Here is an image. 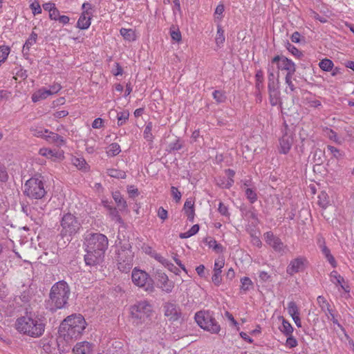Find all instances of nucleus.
Segmentation results:
<instances>
[{"label":"nucleus","mask_w":354,"mask_h":354,"mask_svg":"<svg viewBox=\"0 0 354 354\" xmlns=\"http://www.w3.org/2000/svg\"><path fill=\"white\" fill-rule=\"evenodd\" d=\"M46 324V318L43 313L28 306L25 308L24 315L16 319L15 325L16 330L21 334L37 338L44 334Z\"/></svg>","instance_id":"nucleus-1"},{"label":"nucleus","mask_w":354,"mask_h":354,"mask_svg":"<svg viewBox=\"0 0 354 354\" xmlns=\"http://www.w3.org/2000/svg\"><path fill=\"white\" fill-rule=\"evenodd\" d=\"M86 321L81 315L68 316L61 323L59 333L66 342L78 338L85 329Z\"/></svg>","instance_id":"nucleus-2"},{"label":"nucleus","mask_w":354,"mask_h":354,"mask_svg":"<svg viewBox=\"0 0 354 354\" xmlns=\"http://www.w3.org/2000/svg\"><path fill=\"white\" fill-rule=\"evenodd\" d=\"M70 292V288L66 281H59L55 283L50 289L47 308L51 312L65 308Z\"/></svg>","instance_id":"nucleus-3"},{"label":"nucleus","mask_w":354,"mask_h":354,"mask_svg":"<svg viewBox=\"0 0 354 354\" xmlns=\"http://www.w3.org/2000/svg\"><path fill=\"white\" fill-rule=\"evenodd\" d=\"M131 315L137 324L151 321L153 307L147 301H140L131 307Z\"/></svg>","instance_id":"nucleus-4"},{"label":"nucleus","mask_w":354,"mask_h":354,"mask_svg":"<svg viewBox=\"0 0 354 354\" xmlns=\"http://www.w3.org/2000/svg\"><path fill=\"white\" fill-rule=\"evenodd\" d=\"M86 250L91 252H97L104 254L108 248L109 241L107 237L100 233H89L84 238Z\"/></svg>","instance_id":"nucleus-5"},{"label":"nucleus","mask_w":354,"mask_h":354,"mask_svg":"<svg viewBox=\"0 0 354 354\" xmlns=\"http://www.w3.org/2000/svg\"><path fill=\"white\" fill-rule=\"evenodd\" d=\"M60 225L62 227L60 235L62 237H71L76 234L82 227L79 219L69 212L64 214L60 221Z\"/></svg>","instance_id":"nucleus-6"},{"label":"nucleus","mask_w":354,"mask_h":354,"mask_svg":"<svg viewBox=\"0 0 354 354\" xmlns=\"http://www.w3.org/2000/svg\"><path fill=\"white\" fill-rule=\"evenodd\" d=\"M24 193L30 198H42L46 193L42 178L33 177L28 180L24 186Z\"/></svg>","instance_id":"nucleus-7"},{"label":"nucleus","mask_w":354,"mask_h":354,"mask_svg":"<svg viewBox=\"0 0 354 354\" xmlns=\"http://www.w3.org/2000/svg\"><path fill=\"white\" fill-rule=\"evenodd\" d=\"M194 318L197 324L205 330L217 334L221 330L220 325L209 311H199L196 313Z\"/></svg>","instance_id":"nucleus-8"},{"label":"nucleus","mask_w":354,"mask_h":354,"mask_svg":"<svg viewBox=\"0 0 354 354\" xmlns=\"http://www.w3.org/2000/svg\"><path fill=\"white\" fill-rule=\"evenodd\" d=\"M194 318L197 324L205 330L217 334L221 330L220 325L209 311H199L196 313Z\"/></svg>","instance_id":"nucleus-9"},{"label":"nucleus","mask_w":354,"mask_h":354,"mask_svg":"<svg viewBox=\"0 0 354 354\" xmlns=\"http://www.w3.org/2000/svg\"><path fill=\"white\" fill-rule=\"evenodd\" d=\"M133 253L129 243H124L120 247L117 253L118 269L123 272H129L133 267Z\"/></svg>","instance_id":"nucleus-10"},{"label":"nucleus","mask_w":354,"mask_h":354,"mask_svg":"<svg viewBox=\"0 0 354 354\" xmlns=\"http://www.w3.org/2000/svg\"><path fill=\"white\" fill-rule=\"evenodd\" d=\"M317 304L321 308L322 312L325 314V316L328 320H330L334 324L337 325L342 331H344V328L341 325L335 314V310L331 308L330 304L325 299L324 297L320 295L317 298Z\"/></svg>","instance_id":"nucleus-11"},{"label":"nucleus","mask_w":354,"mask_h":354,"mask_svg":"<svg viewBox=\"0 0 354 354\" xmlns=\"http://www.w3.org/2000/svg\"><path fill=\"white\" fill-rule=\"evenodd\" d=\"M131 278L135 285L144 288L146 290L153 289L152 280L147 272L134 269L132 272Z\"/></svg>","instance_id":"nucleus-12"},{"label":"nucleus","mask_w":354,"mask_h":354,"mask_svg":"<svg viewBox=\"0 0 354 354\" xmlns=\"http://www.w3.org/2000/svg\"><path fill=\"white\" fill-rule=\"evenodd\" d=\"M308 261L304 257H298L290 261L287 266L286 273L290 276H292L296 273L304 272L308 267Z\"/></svg>","instance_id":"nucleus-13"},{"label":"nucleus","mask_w":354,"mask_h":354,"mask_svg":"<svg viewBox=\"0 0 354 354\" xmlns=\"http://www.w3.org/2000/svg\"><path fill=\"white\" fill-rule=\"evenodd\" d=\"M164 315L170 321L178 320L182 315L181 310L175 301H167L163 304Z\"/></svg>","instance_id":"nucleus-14"},{"label":"nucleus","mask_w":354,"mask_h":354,"mask_svg":"<svg viewBox=\"0 0 354 354\" xmlns=\"http://www.w3.org/2000/svg\"><path fill=\"white\" fill-rule=\"evenodd\" d=\"M272 63L277 64V68L281 71H286L287 73H295L296 67L295 63L283 55H277L272 59Z\"/></svg>","instance_id":"nucleus-15"},{"label":"nucleus","mask_w":354,"mask_h":354,"mask_svg":"<svg viewBox=\"0 0 354 354\" xmlns=\"http://www.w3.org/2000/svg\"><path fill=\"white\" fill-rule=\"evenodd\" d=\"M266 242L270 245L275 252H283L284 245L281 239L274 235L272 232H268L264 234Z\"/></svg>","instance_id":"nucleus-16"},{"label":"nucleus","mask_w":354,"mask_h":354,"mask_svg":"<svg viewBox=\"0 0 354 354\" xmlns=\"http://www.w3.org/2000/svg\"><path fill=\"white\" fill-rule=\"evenodd\" d=\"M157 281L162 290L167 293L172 291L174 283L172 281L169 279L168 277L164 272H157Z\"/></svg>","instance_id":"nucleus-17"},{"label":"nucleus","mask_w":354,"mask_h":354,"mask_svg":"<svg viewBox=\"0 0 354 354\" xmlns=\"http://www.w3.org/2000/svg\"><path fill=\"white\" fill-rule=\"evenodd\" d=\"M104 257V254L86 251V254L84 255V261L87 266H94L100 263L103 261Z\"/></svg>","instance_id":"nucleus-18"},{"label":"nucleus","mask_w":354,"mask_h":354,"mask_svg":"<svg viewBox=\"0 0 354 354\" xmlns=\"http://www.w3.org/2000/svg\"><path fill=\"white\" fill-rule=\"evenodd\" d=\"M330 281L336 286H339L344 290L348 292V286L345 285V281L336 270H333L330 274Z\"/></svg>","instance_id":"nucleus-19"},{"label":"nucleus","mask_w":354,"mask_h":354,"mask_svg":"<svg viewBox=\"0 0 354 354\" xmlns=\"http://www.w3.org/2000/svg\"><path fill=\"white\" fill-rule=\"evenodd\" d=\"M44 139L49 143L54 144L57 147L64 145L65 144V140L63 137L60 136L56 133L50 131L49 130Z\"/></svg>","instance_id":"nucleus-20"},{"label":"nucleus","mask_w":354,"mask_h":354,"mask_svg":"<svg viewBox=\"0 0 354 354\" xmlns=\"http://www.w3.org/2000/svg\"><path fill=\"white\" fill-rule=\"evenodd\" d=\"M92 344L87 342L77 343L73 348L75 354H91Z\"/></svg>","instance_id":"nucleus-21"},{"label":"nucleus","mask_w":354,"mask_h":354,"mask_svg":"<svg viewBox=\"0 0 354 354\" xmlns=\"http://www.w3.org/2000/svg\"><path fill=\"white\" fill-rule=\"evenodd\" d=\"M293 139L290 135L288 133L284 134L280 139L281 152L286 154L291 148Z\"/></svg>","instance_id":"nucleus-22"},{"label":"nucleus","mask_w":354,"mask_h":354,"mask_svg":"<svg viewBox=\"0 0 354 354\" xmlns=\"http://www.w3.org/2000/svg\"><path fill=\"white\" fill-rule=\"evenodd\" d=\"M183 209L187 216V219L193 222L195 216L194 201L191 198L187 199L184 204Z\"/></svg>","instance_id":"nucleus-23"},{"label":"nucleus","mask_w":354,"mask_h":354,"mask_svg":"<svg viewBox=\"0 0 354 354\" xmlns=\"http://www.w3.org/2000/svg\"><path fill=\"white\" fill-rule=\"evenodd\" d=\"M118 120V125L122 126L128 120L129 117V113L128 111H123L117 112L115 110H111L109 111V115H115Z\"/></svg>","instance_id":"nucleus-24"},{"label":"nucleus","mask_w":354,"mask_h":354,"mask_svg":"<svg viewBox=\"0 0 354 354\" xmlns=\"http://www.w3.org/2000/svg\"><path fill=\"white\" fill-rule=\"evenodd\" d=\"M37 34L35 32H32L28 39L26 41L24 46L22 52L24 55H29V50L30 48L35 45L37 42Z\"/></svg>","instance_id":"nucleus-25"},{"label":"nucleus","mask_w":354,"mask_h":354,"mask_svg":"<svg viewBox=\"0 0 354 354\" xmlns=\"http://www.w3.org/2000/svg\"><path fill=\"white\" fill-rule=\"evenodd\" d=\"M50 95V91L45 88H41L35 91L32 95V100L34 102H37L41 100L46 99Z\"/></svg>","instance_id":"nucleus-26"},{"label":"nucleus","mask_w":354,"mask_h":354,"mask_svg":"<svg viewBox=\"0 0 354 354\" xmlns=\"http://www.w3.org/2000/svg\"><path fill=\"white\" fill-rule=\"evenodd\" d=\"M112 196L120 211H124L127 207L126 201L123 198L120 192H114Z\"/></svg>","instance_id":"nucleus-27"},{"label":"nucleus","mask_w":354,"mask_h":354,"mask_svg":"<svg viewBox=\"0 0 354 354\" xmlns=\"http://www.w3.org/2000/svg\"><path fill=\"white\" fill-rule=\"evenodd\" d=\"M91 16L82 13L77 21V26L82 30L87 29L91 25Z\"/></svg>","instance_id":"nucleus-28"},{"label":"nucleus","mask_w":354,"mask_h":354,"mask_svg":"<svg viewBox=\"0 0 354 354\" xmlns=\"http://www.w3.org/2000/svg\"><path fill=\"white\" fill-rule=\"evenodd\" d=\"M280 319H282V324L279 327V330L286 336L290 335L293 332V327L290 323L283 317H281Z\"/></svg>","instance_id":"nucleus-29"},{"label":"nucleus","mask_w":354,"mask_h":354,"mask_svg":"<svg viewBox=\"0 0 354 354\" xmlns=\"http://www.w3.org/2000/svg\"><path fill=\"white\" fill-rule=\"evenodd\" d=\"M322 249L321 250L322 254L324 255L326 260L329 262V263L332 266L333 268H336L337 266V261H335L334 257L331 254L330 249L326 245H322Z\"/></svg>","instance_id":"nucleus-30"},{"label":"nucleus","mask_w":354,"mask_h":354,"mask_svg":"<svg viewBox=\"0 0 354 354\" xmlns=\"http://www.w3.org/2000/svg\"><path fill=\"white\" fill-rule=\"evenodd\" d=\"M120 35L124 37V39L129 41H135L136 39V35L133 30L129 28H122L120 30Z\"/></svg>","instance_id":"nucleus-31"},{"label":"nucleus","mask_w":354,"mask_h":354,"mask_svg":"<svg viewBox=\"0 0 354 354\" xmlns=\"http://www.w3.org/2000/svg\"><path fill=\"white\" fill-rule=\"evenodd\" d=\"M224 30L221 24L217 25V32L215 38L216 44L221 48L225 41Z\"/></svg>","instance_id":"nucleus-32"},{"label":"nucleus","mask_w":354,"mask_h":354,"mask_svg":"<svg viewBox=\"0 0 354 354\" xmlns=\"http://www.w3.org/2000/svg\"><path fill=\"white\" fill-rule=\"evenodd\" d=\"M108 211H109V216L111 217L112 221H113L118 223L124 225V221L120 216L119 212L116 207H110L109 210H108Z\"/></svg>","instance_id":"nucleus-33"},{"label":"nucleus","mask_w":354,"mask_h":354,"mask_svg":"<svg viewBox=\"0 0 354 354\" xmlns=\"http://www.w3.org/2000/svg\"><path fill=\"white\" fill-rule=\"evenodd\" d=\"M255 88L257 91L260 92L263 88V73L261 70H258L255 75Z\"/></svg>","instance_id":"nucleus-34"},{"label":"nucleus","mask_w":354,"mask_h":354,"mask_svg":"<svg viewBox=\"0 0 354 354\" xmlns=\"http://www.w3.org/2000/svg\"><path fill=\"white\" fill-rule=\"evenodd\" d=\"M241 290L246 292L250 289L253 288V283L251 279L248 277H244L241 279Z\"/></svg>","instance_id":"nucleus-35"},{"label":"nucleus","mask_w":354,"mask_h":354,"mask_svg":"<svg viewBox=\"0 0 354 354\" xmlns=\"http://www.w3.org/2000/svg\"><path fill=\"white\" fill-rule=\"evenodd\" d=\"M30 130L34 136L42 138L44 139L45 138L47 133H48V129L41 127H32Z\"/></svg>","instance_id":"nucleus-36"},{"label":"nucleus","mask_w":354,"mask_h":354,"mask_svg":"<svg viewBox=\"0 0 354 354\" xmlns=\"http://www.w3.org/2000/svg\"><path fill=\"white\" fill-rule=\"evenodd\" d=\"M107 174L115 178H122L124 179L126 178V173L122 170H119L116 169H107Z\"/></svg>","instance_id":"nucleus-37"},{"label":"nucleus","mask_w":354,"mask_h":354,"mask_svg":"<svg viewBox=\"0 0 354 354\" xmlns=\"http://www.w3.org/2000/svg\"><path fill=\"white\" fill-rule=\"evenodd\" d=\"M319 66L324 71H330L333 70L334 64L330 59H324L319 62Z\"/></svg>","instance_id":"nucleus-38"},{"label":"nucleus","mask_w":354,"mask_h":354,"mask_svg":"<svg viewBox=\"0 0 354 354\" xmlns=\"http://www.w3.org/2000/svg\"><path fill=\"white\" fill-rule=\"evenodd\" d=\"M121 151L120 147L118 143H112L108 147V151H106L108 156H115L118 155Z\"/></svg>","instance_id":"nucleus-39"},{"label":"nucleus","mask_w":354,"mask_h":354,"mask_svg":"<svg viewBox=\"0 0 354 354\" xmlns=\"http://www.w3.org/2000/svg\"><path fill=\"white\" fill-rule=\"evenodd\" d=\"M288 314L292 317L299 315V308L295 301H290L287 307Z\"/></svg>","instance_id":"nucleus-40"},{"label":"nucleus","mask_w":354,"mask_h":354,"mask_svg":"<svg viewBox=\"0 0 354 354\" xmlns=\"http://www.w3.org/2000/svg\"><path fill=\"white\" fill-rule=\"evenodd\" d=\"M212 95L217 103H223L227 99L225 92L219 90L214 91L212 93Z\"/></svg>","instance_id":"nucleus-41"},{"label":"nucleus","mask_w":354,"mask_h":354,"mask_svg":"<svg viewBox=\"0 0 354 354\" xmlns=\"http://www.w3.org/2000/svg\"><path fill=\"white\" fill-rule=\"evenodd\" d=\"M270 103L272 106H276L281 102L280 91L269 93Z\"/></svg>","instance_id":"nucleus-42"},{"label":"nucleus","mask_w":354,"mask_h":354,"mask_svg":"<svg viewBox=\"0 0 354 354\" xmlns=\"http://www.w3.org/2000/svg\"><path fill=\"white\" fill-rule=\"evenodd\" d=\"M225 174L227 176L225 189H229L232 187V185L234 183L233 178L235 175V172L232 169H228L225 170Z\"/></svg>","instance_id":"nucleus-43"},{"label":"nucleus","mask_w":354,"mask_h":354,"mask_svg":"<svg viewBox=\"0 0 354 354\" xmlns=\"http://www.w3.org/2000/svg\"><path fill=\"white\" fill-rule=\"evenodd\" d=\"M152 127V122H149L147 124L144 130V138L148 141H152L153 140V135L151 133Z\"/></svg>","instance_id":"nucleus-44"},{"label":"nucleus","mask_w":354,"mask_h":354,"mask_svg":"<svg viewBox=\"0 0 354 354\" xmlns=\"http://www.w3.org/2000/svg\"><path fill=\"white\" fill-rule=\"evenodd\" d=\"M208 246L212 248L216 253H220L223 251V247L221 244L217 243L216 241L214 239H209Z\"/></svg>","instance_id":"nucleus-45"},{"label":"nucleus","mask_w":354,"mask_h":354,"mask_svg":"<svg viewBox=\"0 0 354 354\" xmlns=\"http://www.w3.org/2000/svg\"><path fill=\"white\" fill-rule=\"evenodd\" d=\"M10 53V48L6 46H0V64L6 61Z\"/></svg>","instance_id":"nucleus-46"},{"label":"nucleus","mask_w":354,"mask_h":354,"mask_svg":"<svg viewBox=\"0 0 354 354\" xmlns=\"http://www.w3.org/2000/svg\"><path fill=\"white\" fill-rule=\"evenodd\" d=\"M182 147L183 144L180 142V140H176L174 142L169 143L168 145L167 151L171 153L174 151H178L181 149Z\"/></svg>","instance_id":"nucleus-47"},{"label":"nucleus","mask_w":354,"mask_h":354,"mask_svg":"<svg viewBox=\"0 0 354 354\" xmlns=\"http://www.w3.org/2000/svg\"><path fill=\"white\" fill-rule=\"evenodd\" d=\"M214 274L212 277V281L216 286H219L222 283L221 273L222 271L213 270Z\"/></svg>","instance_id":"nucleus-48"},{"label":"nucleus","mask_w":354,"mask_h":354,"mask_svg":"<svg viewBox=\"0 0 354 354\" xmlns=\"http://www.w3.org/2000/svg\"><path fill=\"white\" fill-rule=\"evenodd\" d=\"M245 195L251 203H254L257 199V194L250 188L246 189Z\"/></svg>","instance_id":"nucleus-49"},{"label":"nucleus","mask_w":354,"mask_h":354,"mask_svg":"<svg viewBox=\"0 0 354 354\" xmlns=\"http://www.w3.org/2000/svg\"><path fill=\"white\" fill-rule=\"evenodd\" d=\"M287 337L286 346L290 348L296 347L297 346V339L292 335V334Z\"/></svg>","instance_id":"nucleus-50"},{"label":"nucleus","mask_w":354,"mask_h":354,"mask_svg":"<svg viewBox=\"0 0 354 354\" xmlns=\"http://www.w3.org/2000/svg\"><path fill=\"white\" fill-rule=\"evenodd\" d=\"M319 205L322 207H326L328 203V201L327 200V194L325 192H322L319 196Z\"/></svg>","instance_id":"nucleus-51"},{"label":"nucleus","mask_w":354,"mask_h":354,"mask_svg":"<svg viewBox=\"0 0 354 354\" xmlns=\"http://www.w3.org/2000/svg\"><path fill=\"white\" fill-rule=\"evenodd\" d=\"M8 179V175L6 167L0 164V180L1 182H6Z\"/></svg>","instance_id":"nucleus-52"},{"label":"nucleus","mask_w":354,"mask_h":354,"mask_svg":"<svg viewBox=\"0 0 354 354\" xmlns=\"http://www.w3.org/2000/svg\"><path fill=\"white\" fill-rule=\"evenodd\" d=\"M293 75H294V73H290V74L287 73L285 77L286 84L288 86V87L290 88L291 91H294L296 89V88L292 81Z\"/></svg>","instance_id":"nucleus-53"},{"label":"nucleus","mask_w":354,"mask_h":354,"mask_svg":"<svg viewBox=\"0 0 354 354\" xmlns=\"http://www.w3.org/2000/svg\"><path fill=\"white\" fill-rule=\"evenodd\" d=\"M286 48L288 50L290 53H291L293 55L299 57L301 55V53L293 45H292L289 41H287Z\"/></svg>","instance_id":"nucleus-54"},{"label":"nucleus","mask_w":354,"mask_h":354,"mask_svg":"<svg viewBox=\"0 0 354 354\" xmlns=\"http://www.w3.org/2000/svg\"><path fill=\"white\" fill-rule=\"evenodd\" d=\"M171 193L174 200L177 203L179 202L181 198V193L178 191V188L172 186L171 187Z\"/></svg>","instance_id":"nucleus-55"},{"label":"nucleus","mask_w":354,"mask_h":354,"mask_svg":"<svg viewBox=\"0 0 354 354\" xmlns=\"http://www.w3.org/2000/svg\"><path fill=\"white\" fill-rule=\"evenodd\" d=\"M170 35H171V39L174 41H177V42H179L180 41H181V39H182L181 33L178 29L171 30Z\"/></svg>","instance_id":"nucleus-56"},{"label":"nucleus","mask_w":354,"mask_h":354,"mask_svg":"<svg viewBox=\"0 0 354 354\" xmlns=\"http://www.w3.org/2000/svg\"><path fill=\"white\" fill-rule=\"evenodd\" d=\"M73 162L80 169L84 168L86 165L85 160L83 158H75L73 159Z\"/></svg>","instance_id":"nucleus-57"},{"label":"nucleus","mask_w":354,"mask_h":354,"mask_svg":"<svg viewBox=\"0 0 354 354\" xmlns=\"http://www.w3.org/2000/svg\"><path fill=\"white\" fill-rule=\"evenodd\" d=\"M39 153L42 156L46 157H53L55 156V153L54 151L51 149H48L47 148H41L39 149Z\"/></svg>","instance_id":"nucleus-58"},{"label":"nucleus","mask_w":354,"mask_h":354,"mask_svg":"<svg viewBox=\"0 0 354 354\" xmlns=\"http://www.w3.org/2000/svg\"><path fill=\"white\" fill-rule=\"evenodd\" d=\"M327 148H328V150L333 154V156L335 158H339L342 156V153L336 147H333V146H328Z\"/></svg>","instance_id":"nucleus-59"},{"label":"nucleus","mask_w":354,"mask_h":354,"mask_svg":"<svg viewBox=\"0 0 354 354\" xmlns=\"http://www.w3.org/2000/svg\"><path fill=\"white\" fill-rule=\"evenodd\" d=\"M224 260L223 259H216L214 262V270L222 271V268L224 266Z\"/></svg>","instance_id":"nucleus-60"},{"label":"nucleus","mask_w":354,"mask_h":354,"mask_svg":"<svg viewBox=\"0 0 354 354\" xmlns=\"http://www.w3.org/2000/svg\"><path fill=\"white\" fill-rule=\"evenodd\" d=\"M158 216L162 221L166 220L168 217L167 211L162 207H160L158 210Z\"/></svg>","instance_id":"nucleus-61"},{"label":"nucleus","mask_w":354,"mask_h":354,"mask_svg":"<svg viewBox=\"0 0 354 354\" xmlns=\"http://www.w3.org/2000/svg\"><path fill=\"white\" fill-rule=\"evenodd\" d=\"M49 17L50 19L57 21L59 17H60L59 11L55 7L54 8L51 12H49Z\"/></svg>","instance_id":"nucleus-62"},{"label":"nucleus","mask_w":354,"mask_h":354,"mask_svg":"<svg viewBox=\"0 0 354 354\" xmlns=\"http://www.w3.org/2000/svg\"><path fill=\"white\" fill-rule=\"evenodd\" d=\"M218 210L220 214L223 216H227L229 214L227 207L225 206L222 202L219 203Z\"/></svg>","instance_id":"nucleus-63"},{"label":"nucleus","mask_w":354,"mask_h":354,"mask_svg":"<svg viewBox=\"0 0 354 354\" xmlns=\"http://www.w3.org/2000/svg\"><path fill=\"white\" fill-rule=\"evenodd\" d=\"M62 88V86L59 84H54L50 86V88L48 89V91H50V95L58 93Z\"/></svg>","instance_id":"nucleus-64"}]
</instances>
